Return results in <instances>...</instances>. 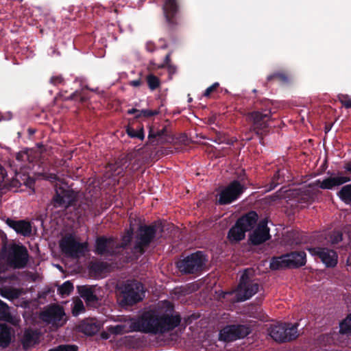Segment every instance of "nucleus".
<instances>
[{"label":"nucleus","mask_w":351,"mask_h":351,"mask_svg":"<svg viewBox=\"0 0 351 351\" xmlns=\"http://www.w3.org/2000/svg\"><path fill=\"white\" fill-rule=\"evenodd\" d=\"M127 134L131 138H137L140 140L144 138V131L143 128H140L138 130H135L134 128L128 127L127 128Z\"/></svg>","instance_id":"nucleus-39"},{"label":"nucleus","mask_w":351,"mask_h":351,"mask_svg":"<svg viewBox=\"0 0 351 351\" xmlns=\"http://www.w3.org/2000/svg\"><path fill=\"white\" fill-rule=\"evenodd\" d=\"M79 329L86 335L93 336L100 330V325L93 319H88L80 323Z\"/></svg>","instance_id":"nucleus-23"},{"label":"nucleus","mask_w":351,"mask_h":351,"mask_svg":"<svg viewBox=\"0 0 351 351\" xmlns=\"http://www.w3.org/2000/svg\"><path fill=\"white\" fill-rule=\"evenodd\" d=\"M40 339V333L32 328L25 329L20 339L23 348L27 350L30 348L38 343Z\"/></svg>","instance_id":"nucleus-21"},{"label":"nucleus","mask_w":351,"mask_h":351,"mask_svg":"<svg viewBox=\"0 0 351 351\" xmlns=\"http://www.w3.org/2000/svg\"><path fill=\"white\" fill-rule=\"evenodd\" d=\"M81 297L88 306L95 307L99 302V298L91 288L84 287L80 291Z\"/></svg>","instance_id":"nucleus-25"},{"label":"nucleus","mask_w":351,"mask_h":351,"mask_svg":"<svg viewBox=\"0 0 351 351\" xmlns=\"http://www.w3.org/2000/svg\"><path fill=\"white\" fill-rule=\"evenodd\" d=\"M256 91H257V90H256V89H254V90H253V92H254V93H256Z\"/></svg>","instance_id":"nucleus-60"},{"label":"nucleus","mask_w":351,"mask_h":351,"mask_svg":"<svg viewBox=\"0 0 351 351\" xmlns=\"http://www.w3.org/2000/svg\"><path fill=\"white\" fill-rule=\"evenodd\" d=\"M0 295L10 301L17 299L20 295V291L17 289L3 288L0 290Z\"/></svg>","instance_id":"nucleus-32"},{"label":"nucleus","mask_w":351,"mask_h":351,"mask_svg":"<svg viewBox=\"0 0 351 351\" xmlns=\"http://www.w3.org/2000/svg\"><path fill=\"white\" fill-rule=\"evenodd\" d=\"M85 311V307L81 300H76L74 302L73 307L72 308V314L73 316H78L82 313Z\"/></svg>","instance_id":"nucleus-40"},{"label":"nucleus","mask_w":351,"mask_h":351,"mask_svg":"<svg viewBox=\"0 0 351 351\" xmlns=\"http://www.w3.org/2000/svg\"><path fill=\"white\" fill-rule=\"evenodd\" d=\"M313 194L309 191H306L302 193L300 197H298L296 201L302 207L304 206V204H308L313 202Z\"/></svg>","instance_id":"nucleus-33"},{"label":"nucleus","mask_w":351,"mask_h":351,"mask_svg":"<svg viewBox=\"0 0 351 351\" xmlns=\"http://www.w3.org/2000/svg\"><path fill=\"white\" fill-rule=\"evenodd\" d=\"M123 299L121 303L127 306H132L143 300L145 297L143 285L135 280H126L121 287Z\"/></svg>","instance_id":"nucleus-5"},{"label":"nucleus","mask_w":351,"mask_h":351,"mask_svg":"<svg viewBox=\"0 0 351 351\" xmlns=\"http://www.w3.org/2000/svg\"><path fill=\"white\" fill-rule=\"evenodd\" d=\"M6 224L12 228L17 234L23 237H29L32 234V225L30 222L25 220H14L8 218L5 221Z\"/></svg>","instance_id":"nucleus-20"},{"label":"nucleus","mask_w":351,"mask_h":351,"mask_svg":"<svg viewBox=\"0 0 351 351\" xmlns=\"http://www.w3.org/2000/svg\"><path fill=\"white\" fill-rule=\"evenodd\" d=\"M170 60V54H167L165 57V62H168Z\"/></svg>","instance_id":"nucleus-56"},{"label":"nucleus","mask_w":351,"mask_h":351,"mask_svg":"<svg viewBox=\"0 0 351 351\" xmlns=\"http://www.w3.org/2000/svg\"><path fill=\"white\" fill-rule=\"evenodd\" d=\"M75 199V196L73 190L58 187L56 189V194L52 200L54 207L66 208L72 205Z\"/></svg>","instance_id":"nucleus-16"},{"label":"nucleus","mask_w":351,"mask_h":351,"mask_svg":"<svg viewBox=\"0 0 351 351\" xmlns=\"http://www.w3.org/2000/svg\"><path fill=\"white\" fill-rule=\"evenodd\" d=\"M214 141H215V143H222V142H223V141H219V140L218 141V140H217V139L214 140Z\"/></svg>","instance_id":"nucleus-58"},{"label":"nucleus","mask_w":351,"mask_h":351,"mask_svg":"<svg viewBox=\"0 0 351 351\" xmlns=\"http://www.w3.org/2000/svg\"><path fill=\"white\" fill-rule=\"evenodd\" d=\"M125 328V325L119 324L109 327L108 331L113 335H122L127 332Z\"/></svg>","instance_id":"nucleus-43"},{"label":"nucleus","mask_w":351,"mask_h":351,"mask_svg":"<svg viewBox=\"0 0 351 351\" xmlns=\"http://www.w3.org/2000/svg\"><path fill=\"white\" fill-rule=\"evenodd\" d=\"M259 290V284L251 280L246 273L242 274L237 291V299L243 302L251 298Z\"/></svg>","instance_id":"nucleus-9"},{"label":"nucleus","mask_w":351,"mask_h":351,"mask_svg":"<svg viewBox=\"0 0 351 351\" xmlns=\"http://www.w3.org/2000/svg\"><path fill=\"white\" fill-rule=\"evenodd\" d=\"M329 130H330L329 128H327V127L325 128V132H328Z\"/></svg>","instance_id":"nucleus-59"},{"label":"nucleus","mask_w":351,"mask_h":351,"mask_svg":"<svg viewBox=\"0 0 351 351\" xmlns=\"http://www.w3.org/2000/svg\"><path fill=\"white\" fill-rule=\"evenodd\" d=\"M8 259L14 268H24L29 259L27 248L23 245L12 243L8 250Z\"/></svg>","instance_id":"nucleus-10"},{"label":"nucleus","mask_w":351,"mask_h":351,"mask_svg":"<svg viewBox=\"0 0 351 351\" xmlns=\"http://www.w3.org/2000/svg\"><path fill=\"white\" fill-rule=\"evenodd\" d=\"M162 10L167 27L170 29H174L178 25V0H165Z\"/></svg>","instance_id":"nucleus-18"},{"label":"nucleus","mask_w":351,"mask_h":351,"mask_svg":"<svg viewBox=\"0 0 351 351\" xmlns=\"http://www.w3.org/2000/svg\"><path fill=\"white\" fill-rule=\"evenodd\" d=\"M339 332L342 334L351 333V315L340 323Z\"/></svg>","instance_id":"nucleus-36"},{"label":"nucleus","mask_w":351,"mask_h":351,"mask_svg":"<svg viewBox=\"0 0 351 351\" xmlns=\"http://www.w3.org/2000/svg\"><path fill=\"white\" fill-rule=\"evenodd\" d=\"M0 320L16 324L14 317L11 315L8 305L0 300Z\"/></svg>","instance_id":"nucleus-27"},{"label":"nucleus","mask_w":351,"mask_h":351,"mask_svg":"<svg viewBox=\"0 0 351 351\" xmlns=\"http://www.w3.org/2000/svg\"><path fill=\"white\" fill-rule=\"evenodd\" d=\"M219 84L218 82H215L214 84H213L211 86H210L206 89L204 93V96L208 97L212 92H213L215 90H216L217 88L219 87Z\"/></svg>","instance_id":"nucleus-47"},{"label":"nucleus","mask_w":351,"mask_h":351,"mask_svg":"<svg viewBox=\"0 0 351 351\" xmlns=\"http://www.w3.org/2000/svg\"><path fill=\"white\" fill-rule=\"evenodd\" d=\"M147 83L149 88L152 90H154L160 86L159 78L153 74L147 76Z\"/></svg>","instance_id":"nucleus-37"},{"label":"nucleus","mask_w":351,"mask_h":351,"mask_svg":"<svg viewBox=\"0 0 351 351\" xmlns=\"http://www.w3.org/2000/svg\"><path fill=\"white\" fill-rule=\"evenodd\" d=\"M117 242L112 237H99L95 240V254L99 256H112L119 254Z\"/></svg>","instance_id":"nucleus-14"},{"label":"nucleus","mask_w":351,"mask_h":351,"mask_svg":"<svg viewBox=\"0 0 351 351\" xmlns=\"http://www.w3.org/2000/svg\"><path fill=\"white\" fill-rule=\"evenodd\" d=\"M60 96L62 97L64 101L69 100H77L80 99V102H84L86 100V98L81 95V90H75L69 96L64 95L62 91L60 93Z\"/></svg>","instance_id":"nucleus-34"},{"label":"nucleus","mask_w":351,"mask_h":351,"mask_svg":"<svg viewBox=\"0 0 351 351\" xmlns=\"http://www.w3.org/2000/svg\"><path fill=\"white\" fill-rule=\"evenodd\" d=\"M244 185L238 180L231 182L226 188L218 194L219 198L216 204L218 205H226L237 200L244 192Z\"/></svg>","instance_id":"nucleus-8"},{"label":"nucleus","mask_w":351,"mask_h":351,"mask_svg":"<svg viewBox=\"0 0 351 351\" xmlns=\"http://www.w3.org/2000/svg\"><path fill=\"white\" fill-rule=\"evenodd\" d=\"M10 327L5 324H0V348H7L11 341Z\"/></svg>","instance_id":"nucleus-26"},{"label":"nucleus","mask_w":351,"mask_h":351,"mask_svg":"<svg viewBox=\"0 0 351 351\" xmlns=\"http://www.w3.org/2000/svg\"><path fill=\"white\" fill-rule=\"evenodd\" d=\"M308 252L312 256L319 257L327 267H334L337 264V254L335 251L326 247H309Z\"/></svg>","instance_id":"nucleus-15"},{"label":"nucleus","mask_w":351,"mask_h":351,"mask_svg":"<svg viewBox=\"0 0 351 351\" xmlns=\"http://www.w3.org/2000/svg\"><path fill=\"white\" fill-rule=\"evenodd\" d=\"M206 258L202 252L197 251L186 256L177 263L179 271L183 274H195L202 270Z\"/></svg>","instance_id":"nucleus-6"},{"label":"nucleus","mask_w":351,"mask_h":351,"mask_svg":"<svg viewBox=\"0 0 351 351\" xmlns=\"http://www.w3.org/2000/svg\"><path fill=\"white\" fill-rule=\"evenodd\" d=\"M63 307L59 305H51L40 313L41 319L49 324L60 327L66 322Z\"/></svg>","instance_id":"nucleus-11"},{"label":"nucleus","mask_w":351,"mask_h":351,"mask_svg":"<svg viewBox=\"0 0 351 351\" xmlns=\"http://www.w3.org/2000/svg\"><path fill=\"white\" fill-rule=\"evenodd\" d=\"M351 180V178L348 176H329L324 178L322 180H317L315 182L311 183L309 186L315 187L317 186L321 189L324 190H333L336 187H338L346 182Z\"/></svg>","instance_id":"nucleus-17"},{"label":"nucleus","mask_w":351,"mask_h":351,"mask_svg":"<svg viewBox=\"0 0 351 351\" xmlns=\"http://www.w3.org/2000/svg\"><path fill=\"white\" fill-rule=\"evenodd\" d=\"M251 332L250 326L247 324H232L224 327L219 335L226 341H232L245 337Z\"/></svg>","instance_id":"nucleus-13"},{"label":"nucleus","mask_w":351,"mask_h":351,"mask_svg":"<svg viewBox=\"0 0 351 351\" xmlns=\"http://www.w3.org/2000/svg\"><path fill=\"white\" fill-rule=\"evenodd\" d=\"M306 264V253L304 252H291L280 256L273 257L269 263L271 270H279L285 268H298Z\"/></svg>","instance_id":"nucleus-4"},{"label":"nucleus","mask_w":351,"mask_h":351,"mask_svg":"<svg viewBox=\"0 0 351 351\" xmlns=\"http://www.w3.org/2000/svg\"><path fill=\"white\" fill-rule=\"evenodd\" d=\"M339 199L346 204L351 203V184L343 186L337 193Z\"/></svg>","instance_id":"nucleus-30"},{"label":"nucleus","mask_w":351,"mask_h":351,"mask_svg":"<svg viewBox=\"0 0 351 351\" xmlns=\"http://www.w3.org/2000/svg\"><path fill=\"white\" fill-rule=\"evenodd\" d=\"M278 193L279 192H276V194L271 197L272 200L275 201L276 199L280 198V195Z\"/></svg>","instance_id":"nucleus-54"},{"label":"nucleus","mask_w":351,"mask_h":351,"mask_svg":"<svg viewBox=\"0 0 351 351\" xmlns=\"http://www.w3.org/2000/svg\"><path fill=\"white\" fill-rule=\"evenodd\" d=\"M109 168L112 172V175L119 176L123 172L125 167L122 165L121 160H119L116 161L114 164H110Z\"/></svg>","instance_id":"nucleus-38"},{"label":"nucleus","mask_w":351,"mask_h":351,"mask_svg":"<svg viewBox=\"0 0 351 351\" xmlns=\"http://www.w3.org/2000/svg\"><path fill=\"white\" fill-rule=\"evenodd\" d=\"M347 270L351 272V256L347 259Z\"/></svg>","instance_id":"nucleus-52"},{"label":"nucleus","mask_w":351,"mask_h":351,"mask_svg":"<svg viewBox=\"0 0 351 351\" xmlns=\"http://www.w3.org/2000/svg\"><path fill=\"white\" fill-rule=\"evenodd\" d=\"M258 215L250 211L239 218L229 230L227 238L230 243H238L245 239V232L252 230L258 221Z\"/></svg>","instance_id":"nucleus-3"},{"label":"nucleus","mask_w":351,"mask_h":351,"mask_svg":"<svg viewBox=\"0 0 351 351\" xmlns=\"http://www.w3.org/2000/svg\"><path fill=\"white\" fill-rule=\"evenodd\" d=\"M278 80L280 83L285 84L289 82V77L287 73L283 71H276L267 77V82Z\"/></svg>","instance_id":"nucleus-29"},{"label":"nucleus","mask_w":351,"mask_h":351,"mask_svg":"<svg viewBox=\"0 0 351 351\" xmlns=\"http://www.w3.org/2000/svg\"><path fill=\"white\" fill-rule=\"evenodd\" d=\"M343 169L345 171L351 173V162H346L343 166Z\"/></svg>","instance_id":"nucleus-51"},{"label":"nucleus","mask_w":351,"mask_h":351,"mask_svg":"<svg viewBox=\"0 0 351 351\" xmlns=\"http://www.w3.org/2000/svg\"><path fill=\"white\" fill-rule=\"evenodd\" d=\"M132 235L133 230L132 228L126 230L125 234L122 237L121 242L120 243H117V250H119V253L121 249H125L130 244Z\"/></svg>","instance_id":"nucleus-31"},{"label":"nucleus","mask_w":351,"mask_h":351,"mask_svg":"<svg viewBox=\"0 0 351 351\" xmlns=\"http://www.w3.org/2000/svg\"><path fill=\"white\" fill-rule=\"evenodd\" d=\"M73 291V285L69 280L64 282L58 288V293L62 296L69 295Z\"/></svg>","instance_id":"nucleus-35"},{"label":"nucleus","mask_w":351,"mask_h":351,"mask_svg":"<svg viewBox=\"0 0 351 351\" xmlns=\"http://www.w3.org/2000/svg\"><path fill=\"white\" fill-rule=\"evenodd\" d=\"M25 155V154L18 153V154H17V155H16V159H17L18 160H23V157Z\"/></svg>","instance_id":"nucleus-53"},{"label":"nucleus","mask_w":351,"mask_h":351,"mask_svg":"<svg viewBox=\"0 0 351 351\" xmlns=\"http://www.w3.org/2000/svg\"><path fill=\"white\" fill-rule=\"evenodd\" d=\"M162 309L149 310L143 313L138 319L131 323L132 331L142 332L153 335H162L169 332L180 324L179 314L172 315L174 306L171 302L164 301Z\"/></svg>","instance_id":"nucleus-1"},{"label":"nucleus","mask_w":351,"mask_h":351,"mask_svg":"<svg viewBox=\"0 0 351 351\" xmlns=\"http://www.w3.org/2000/svg\"><path fill=\"white\" fill-rule=\"evenodd\" d=\"M338 100L346 108H351V97L346 94H339L337 96Z\"/></svg>","instance_id":"nucleus-42"},{"label":"nucleus","mask_w":351,"mask_h":351,"mask_svg":"<svg viewBox=\"0 0 351 351\" xmlns=\"http://www.w3.org/2000/svg\"><path fill=\"white\" fill-rule=\"evenodd\" d=\"M63 82L64 78L61 75L52 76L49 80V82L54 86L61 84L63 83Z\"/></svg>","instance_id":"nucleus-46"},{"label":"nucleus","mask_w":351,"mask_h":351,"mask_svg":"<svg viewBox=\"0 0 351 351\" xmlns=\"http://www.w3.org/2000/svg\"><path fill=\"white\" fill-rule=\"evenodd\" d=\"M279 173H280V172H279V171H278L276 173V175L274 176V179H276V178H278V177H279Z\"/></svg>","instance_id":"nucleus-57"},{"label":"nucleus","mask_w":351,"mask_h":351,"mask_svg":"<svg viewBox=\"0 0 351 351\" xmlns=\"http://www.w3.org/2000/svg\"><path fill=\"white\" fill-rule=\"evenodd\" d=\"M167 136V129L163 128L162 130L154 132L152 129L149 130L148 138L150 144L152 145H158L162 144L165 141V136Z\"/></svg>","instance_id":"nucleus-24"},{"label":"nucleus","mask_w":351,"mask_h":351,"mask_svg":"<svg viewBox=\"0 0 351 351\" xmlns=\"http://www.w3.org/2000/svg\"><path fill=\"white\" fill-rule=\"evenodd\" d=\"M139 112H140V110H138V109H136V108H131V109H129V110H128V113L129 114H134V116H135L136 114H139Z\"/></svg>","instance_id":"nucleus-50"},{"label":"nucleus","mask_w":351,"mask_h":351,"mask_svg":"<svg viewBox=\"0 0 351 351\" xmlns=\"http://www.w3.org/2000/svg\"><path fill=\"white\" fill-rule=\"evenodd\" d=\"M61 252L68 257L77 258L83 255L88 247L87 243L77 241L72 234L62 238L59 242Z\"/></svg>","instance_id":"nucleus-7"},{"label":"nucleus","mask_w":351,"mask_h":351,"mask_svg":"<svg viewBox=\"0 0 351 351\" xmlns=\"http://www.w3.org/2000/svg\"><path fill=\"white\" fill-rule=\"evenodd\" d=\"M278 184V183H274V182L273 181L271 183V185H270V187H269V189L270 190H272V189H274L276 188V186Z\"/></svg>","instance_id":"nucleus-55"},{"label":"nucleus","mask_w":351,"mask_h":351,"mask_svg":"<svg viewBox=\"0 0 351 351\" xmlns=\"http://www.w3.org/2000/svg\"><path fill=\"white\" fill-rule=\"evenodd\" d=\"M343 239V234L340 231H333L329 235V242L332 244H337Z\"/></svg>","instance_id":"nucleus-41"},{"label":"nucleus","mask_w":351,"mask_h":351,"mask_svg":"<svg viewBox=\"0 0 351 351\" xmlns=\"http://www.w3.org/2000/svg\"><path fill=\"white\" fill-rule=\"evenodd\" d=\"M129 84L132 86L138 87V86H140L141 85L142 82H141V80L140 79H138V80L130 81L129 82Z\"/></svg>","instance_id":"nucleus-48"},{"label":"nucleus","mask_w":351,"mask_h":351,"mask_svg":"<svg viewBox=\"0 0 351 351\" xmlns=\"http://www.w3.org/2000/svg\"><path fill=\"white\" fill-rule=\"evenodd\" d=\"M270 239L269 228L267 221H261L250 236V241L254 245H260Z\"/></svg>","instance_id":"nucleus-19"},{"label":"nucleus","mask_w":351,"mask_h":351,"mask_svg":"<svg viewBox=\"0 0 351 351\" xmlns=\"http://www.w3.org/2000/svg\"><path fill=\"white\" fill-rule=\"evenodd\" d=\"M285 330L284 323L272 325L269 329V335L276 342L285 343L288 336L284 335Z\"/></svg>","instance_id":"nucleus-22"},{"label":"nucleus","mask_w":351,"mask_h":351,"mask_svg":"<svg viewBox=\"0 0 351 351\" xmlns=\"http://www.w3.org/2000/svg\"><path fill=\"white\" fill-rule=\"evenodd\" d=\"M78 347L75 345H60L53 349V351H77Z\"/></svg>","instance_id":"nucleus-45"},{"label":"nucleus","mask_w":351,"mask_h":351,"mask_svg":"<svg viewBox=\"0 0 351 351\" xmlns=\"http://www.w3.org/2000/svg\"><path fill=\"white\" fill-rule=\"evenodd\" d=\"M271 116V110L267 108L254 110L248 114V118L252 122L253 130L257 135H261L263 132L269 127Z\"/></svg>","instance_id":"nucleus-12"},{"label":"nucleus","mask_w":351,"mask_h":351,"mask_svg":"<svg viewBox=\"0 0 351 351\" xmlns=\"http://www.w3.org/2000/svg\"><path fill=\"white\" fill-rule=\"evenodd\" d=\"M4 180V173H3V169L0 165V189L4 187V184H2L1 182H3Z\"/></svg>","instance_id":"nucleus-49"},{"label":"nucleus","mask_w":351,"mask_h":351,"mask_svg":"<svg viewBox=\"0 0 351 351\" xmlns=\"http://www.w3.org/2000/svg\"><path fill=\"white\" fill-rule=\"evenodd\" d=\"M298 325L299 324L297 323L293 324L291 323H289V322L284 323V327L286 328V330H285V332H284V335H285L287 336H289V337H287V339H286V342L294 340L299 336L298 330Z\"/></svg>","instance_id":"nucleus-28"},{"label":"nucleus","mask_w":351,"mask_h":351,"mask_svg":"<svg viewBox=\"0 0 351 351\" xmlns=\"http://www.w3.org/2000/svg\"><path fill=\"white\" fill-rule=\"evenodd\" d=\"M159 112H160L158 110H152L149 109H144L140 110L139 114L135 115V118H140L141 117H150L158 114Z\"/></svg>","instance_id":"nucleus-44"},{"label":"nucleus","mask_w":351,"mask_h":351,"mask_svg":"<svg viewBox=\"0 0 351 351\" xmlns=\"http://www.w3.org/2000/svg\"><path fill=\"white\" fill-rule=\"evenodd\" d=\"M156 224L141 225L134 237V243L132 248V256L138 258L145 252V249L155 239L157 234Z\"/></svg>","instance_id":"nucleus-2"}]
</instances>
